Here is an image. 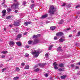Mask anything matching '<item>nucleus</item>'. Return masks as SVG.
<instances>
[{
  "instance_id": "1",
  "label": "nucleus",
  "mask_w": 80,
  "mask_h": 80,
  "mask_svg": "<svg viewBox=\"0 0 80 80\" xmlns=\"http://www.w3.org/2000/svg\"><path fill=\"white\" fill-rule=\"evenodd\" d=\"M56 11V9L55 8L54 6H52L50 7L49 9V12L50 13L51 15H53L55 13V12Z\"/></svg>"
},
{
  "instance_id": "2",
  "label": "nucleus",
  "mask_w": 80,
  "mask_h": 80,
  "mask_svg": "<svg viewBox=\"0 0 80 80\" xmlns=\"http://www.w3.org/2000/svg\"><path fill=\"white\" fill-rule=\"evenodd\" d=\"M20 5V3L17 2L16 3H13L12 5H11L12 8H13L14 10H15L16 8H18V6Z\"/></svg>"
},
{
  "instance_id": "3",
  "label": "nucleus",
  "mask_w": 80,
  "mask_h": 80,
  "mask_svg": "<svg viewBox=\"0 0 80 80\" xmlns=\"http://www.w3.org/2000/svg\"><path fill=\"white\" fill-rule=\"evenodd\" d=\"M39 51L40 50H39L38 51H36L35 50H34V52H32V55H35V57H36V58H37V57L39 55V54L40 53Z\"/></svg>"
},
{
  "instance_id": "4",
  "label": "nucleus",
  "mask_w": 80,
  "mask_h": 80,
  "mask_svg": "<svg viewBox=\"0 0 80 80\" xmlns=\"http://www.w3.org/2000/svg\"><path fill=\"white\" fill-rule=\"evenodd\" d=\"M56 35L57 37H61V36L63 35V33L62 32H59L57 33Z\"/></svg>"
},
{
  "instance_id": "5",
  "label": "nucleus",
  "mask_w": 80,
  "mask_h": 80,
  "mask_svg": "<svg viewBox=\"0 0 80 80\" xmlns=\"http://www.w3.org/2000/svg\"><path fill=\"white\" fill-rule=\"evenodd\" d=\"M13 25L16 27H18V26H20V23L17 22H14Z\"/></svg>"
},
{
  "instance_id": "6",
  "label": "nucleus",
  "mask_w": 80,
  "mask_h": 80,
  "mask_svg": "<svg viewBox=\"0 0 80 80\" xmlns=\"http://www.w3.org/2000/svg\"><path fill=\"white\" fill-rule=\"evenodd\" d=\"M9 45L10 47H13V46L15 45V42L13 41H10L9 42Z\"/></svg>"
},
{
  "instance_id": "7",
  "label": "nucleus",
  "mask_w": 80,
  "mask_h": 80,
  "mask_svg": "<svg viewBox=\"0 0 80 80\" xmlns=\"http://www.w3.org/2000/svg\"><path fill=\"white\" fill-rule=\"evenodd\" d=\"M53 65L54 66V68L55 69H58V67H57L58 64L57 63V62H55L54 63H53Z\"/></svg>"
},
{
  "instance_id": "8",
  "label": "nucleus",
  "mask_w": 80,
  "mask_h": 80,
  "mask_svg": "<svg viewBox=\"0 0 80 80\" xmlns=\"http://www.w3.org/2000/svg\"><path fill=\"white\" fill-rule=\"evenodd\" d=\"M22 37V35L21 34H18L17 37L16 38V40H18L19 39H20Z\"/></svg>"
},
{
  "instance_id": "9",
  "label": "nucleus",
  "mask_w": 80,
  "mask_h": 80,
  "mask_svg": "<svg viewBox=\"0 0 80 80\" xmlns=\"http://www.w3.org/2000/svg\"><path fill=\"white\" fill-rule=\"evenodd\" d=\"M40 34H38L37 35H34L33 36V38H38V37H39L40 36Z\"/></svg>"
},
{
  "instance_id": "10",
  "label": "nucleus",
  "mask_w": 80,
  "mask_h": 80,
  "mask_svg": "<svg viewBox=\"0 0 80 80\" xmlns=\"http://www.w3.org/2000/svg\"><path fill=\"white\" fill-rule=\"evenodd\" d=\"M2 16L3 17H5V15H6V10H4L2 11Z\"/></svg>"
},
{
  "instance_id": "11",
  "label": "nucleus",
  "mask_w": 80,
  "mask_h": 80,
  "mask_svg": "<svg viewBox=\"0 0 80 80\" xmlns=\"http://www.w3.org/2000/svg\"><path fill=\"white\" fill-rule=\"evenodd\" d=\"M16 44L17 46H19V47L22 46V43L20 42H17Z\"/></svg>"
},
{
  "instance_id": "12",
  "label": "nucleus",
  "mask_w": 80,
  "mask_h": 80,
  "mask_svg": "<svg viewBox=\"0 0 80 80\" xmlns=\"http://www.w3.org/2000/svg\"><path fill=\"white\" fill-rule=\"evenodd\" d=\"M47 17H48V16L47 15L45 14V15L42 16L41 18H42V19L43 18H47Z\"/></svg>"
},
{
  "instance_id": "13",
  "label": "nucleus",
  "mask_w": 80,
  "mask_h": 80,
  "mask_svg": "<svg viewBox=\"0 0 80 80\" xmlns=\"http://www.w3.org/2000/svg\"><path fill=\"white\" fill-rule=\"evenodd\" d=\"M50 28L51 30H54L56 28V27L55 26H52L50 27Z\"/></svg>"
},
{
  "instance_id": "14",
  "label": "nucleus",
  "mask_w": 80,
  "mask_h": 80,
  "mask_svg": "<svg viewBox=\"0 0 80 80\" xmlns=\"http://www.w3.org/2000/svg\"><path fill=\"white\" fill-rule=\"evenodd\" d=\"M63 23V20H61L60 21L58 22V24H62V23Z\"/></svg>"
},
{
  "instance_id": "15",
  "label": "nucleus",
  "mask_w": 80,
  "mask_h": 80,
  "mask_svg": "<svg viewBox=\"0 0 80 80\" xmlns=\"http://www.w3.org/2000/svg\"><path fill=\"white\" fill-rule=\"evenodd\" d=\"M67 76L66 75H63L61 77V78H62V79H65V78Z\"/></svg>"
},
{
  "instance_id": "16",
  "label": "nucleus",
  "mask_w": 80,
  "mask_h": 80,
  "mask_svg": "<svg viewBox=\"0 0 80 80\" xmlns=\"http://www.w3.org/2000/svg\"><path fill=\"white\" fill-rule=\"evenodd\" d=\"M29 67H30V66L29 65L26 66L24 67V69H28V68H29Z\"/></svg>"
},
{
  "instance_id": "17",
  "label": "nucleus",
  "mask_w": 80,
  "mask_h": 80,
  "mask_svg": "<svg viewBox=\"0 0 80 80\" xmlns=\"http://www.w3.org/2000/svg\"><path fill=\"white\" fill-rule=\"evenodd\" d=\"M79 36H80V31L78 32L77 35H76V37H79Z\"/></svg>"
},
{
  "instance_id": "18",
  "label": "nucleus",
  "mask_w": 80,
  "mask_h": 80,
  "mask_svg": "<svg viewBox=\"0 0 80 80\" xmlns=\"http://www.w3.org/2000/svg\"><path fill=\"white\" fill-rule=\"evenodd\" d=\"M1 53L3 54H6V53H8V52H7V51H2L1 52Z\"/></svg>"
},
{
  "instance_id": "19",
  "label": "nucleus",
  "mask_w": 80,
  "mask_h": 80,
  "mask_svg": "<svg viewBox=\"0 0 80 80\" xmlns=\"http://www.w3.org/2000/svg\"><path fill=\"white\" fill-rule=\"evenodd\" d=\"M38 40H35L33 42V44H36V43H38Z\"/></svg>"
},
{
  "instance_id": "20",
  "label": "nucleus",
  "mask_w": 80,
  "mask_h": 80,
  "mask_svg": "<svg viewBox=\"0 0 80 80\" xmlns=\"http://www.w3.org/2000/svg\"><path fill=\"white\" fill-rule=\"evenodd\" d=\"M64 65V64H63L62 63H61V64H59V66L60 67H63Z\"/></svg>"
},
{
  "instance_id": "21",
  "label": "nucleus",
  "mask_w": 80,
  "mask_h": 80,
  "mask_svg": "<svg viewBox=\"0 0 80 80\" xmlns=\"http://www.w3.org/2000/svg\"><path fill=\"white\" fill-rule=\"evenodd\" d=\"M7 10L8 12H10L12 10V9L10 8H8L7 9Z\"/></svg>"
},
{
  "instance_id": "22",
  "label": "nucleus",
  "mask_w": 80,
  "mask_h": 80,
  "mask_svg": "<svg viewBox=\"0 0 80 80\" xmlns=\"http://www.w3.org/2000/svg\"><path fill=\"white\" fill-rule=\"evenodd\" d=\"M34 7H35V4H32L31 5V8L32 9L33 8H34Z\"/></svg>"
},
{
  "instance_id": "23",
  "label": "nucleus",
  "mask_w": 80,
  "mask_h": 80,
  "mask_svg": "<svg viewBox=\"0 0 80 80\" xmlns=\"http://www.w3.org/2000/svg\"><path fill=\"white\" fill-rule=\"evenodd\" d=\"M52 47H53V45L50 46L48 49V50H51V48H52Z\"/></svg>"
},
{
  "instance_id": "24",
  "label": "nucleus",
  "mask_w": 80,
  "mask_h": 80,
  "mask_svg": "<svg viewBox=\"0 0 80 80\" xmlns=\"http://www.w3.org/2000/svg\"><path fill=\"white\" fill-rule=\"evenodd\" d=\"M19 78V77H15L13 78V80H18Z\"/></svg>"
},
{
  "instance_id": "25",
  "label": "nucleus",
  "mask_w": 80,
  "mask_h": 80,
  "mask_svg": "<svg viewBox=\"0 0 80 80\" xmlns=\"http://www.w3.org/2000/svg\"><path fill=\"white\" fill-rule=\"evenodd\" d=\"M62 48V47H59L57 49V51H60L61 50V49Z\"/></svg>"
},
{
  "instance_id": "26",
  "label": "nucleus",
  "mask_w": 80,
  "mask_h": 80,
  "mask_svg": "<svg viewBox=\"0 0 80 80\" xmlns=\"http://www.w3.org/2000/svg\"><path fill=\"white\" fill-rule=\"evenodd\" d=\"M16 70L17 72H19L20 71V68H16Z\"/></svg>"
},
{
  "instance_id": "27",
  "label": "nucleus",
  "mask_w": 80,
  "mask_h": 80,
  "mask_svg": "<svg viewBox=\"0 0 80 80\" xmlns=\"http://www.w3.org/2000/svg\"><path fill=\"white\" fill-rule=\"evenodd\" d=\"M12 17V16H9L6 17V18L8 19H10Z\"/></svg>"
},
{
  "instance_id": "28",
  "label": "nucleus",
  "mask_w": 80,
  "mask_h": 80,
  "mask_svg": "<svg viewBox=\"0 0 80 80\" xmlns=\"http://www.w3.org/2000/svg\"><path fill=\"white\" fill-rule=\"evenodd\" d=\"M32 41H28V44L29 45H30L31 44H32Z\"/></svg>"
},
{
  "instance_id": "29",
  "label": "nucleus",
  "mask_w": 80,
  "mask_h": 80,
  "mask_svg": "<svg viewBox=\"0 0 80 80\" xmlns=\"http://www.w3.org/2000/svg\"><path fill=\"white\" fill-rule=\"evenodd\" d=\"M59 71H64V69L62 68H60L59 69H58Z\"/></svg>"
},
{
  "instance_id": "30",
  "label": "nucleus",
  "mask_w": 80,
  "mask_h": 80,
  "mask_svg": "<svg viewBox=\"0 0 80 80\" xmlns=\"http://www.w3.org/2000/svg\"><path fill=\"white\" fill-rule=\"evenodd\" d=\"M25 48H30V46H28V45H26L25 46Z\"/></svg>"
},
{
  "instance_id": "31",
  "label": "nucleus",
  "mask_w": 80,
  "mask_h": 80,
  "mask_svg": "<svg viewBox=\"0 0 80 80\" xmlns=\"http://www.w3.org/2000/svg\"><path fill=\"white\" fill-rule=\"evenodd\" d=\"M67 7H68V8H70V7H71V5L70 4H68L67 6Z\"/></svg>"
},
{
  "instance_id": "32",
  "label": "nucleus",
  "mask_w": 80,
  "mask_h": 80,
  "mask_svg": "<svg viewBox=\"0 0 80 80\" xmlns=\"http://www.w3.org/2000/svg\"><path fill=\"white\" fill-rule=\"evenodd\" d=\"M54 40H57V37L55 36L54 38Z\"/></svg>"
},
{
  "instance_id": "33",
  "label": "nucleus",
  "mask_w": 80,
  "mask_h": 80,
  "mask_svg": "<svg viewBox=\"0 0 80 80\" xmlns=\"http://www.w3.org/2000/svg\"><path fill=\"white\" fill-rule=\"evenodd\" d=\"M39 65V66H40V67H43V65L41 64V63H39L38 64Z\"/></svg>"
},
{
  "instance_id": "34",
  "label": "nucleus",
  "mask_w": 80,
  "mask_h": 80,
  "mask_svg": "<svg viewBox=\"0 0 80 80\" xmlns=\"http://www.w3.org/2000/svg\"><path fill=\"white\" fill-rule=\"evenodd\" d=\"M79 7H80V5H77L76 7V8H79Z\"/></svg>"
},
{
  "instance_id": "35",
  "label": "nucleus",
  "mask_w": 80,
  "mask_h": 80,
  "mask_svg": "<svg viewBox=\"0 0 80 80\" xmlns=\"http://www.w3.org/2000/svg\"><path fill=\"white\" fill-rule=\"evenodd\" d=\"M39 70V69L38 68L35 69L34 70V71H35V72H38V71Z\"/></svg>"
},
{
  "instance_id": "36",
  "label": "nucleus",
  "mask_w": 80,
  "mask_h": 80,
  "mask_svg": "<svg viewBox=\"0 0 80 80\" xmlns=\"http://www.w3.org/2000/svg\"><path fill=\"white\" fill-rule=\"evenodd\" d=\"M44 75H45V77H48V73L45 74H44Z\"/></svg>"
},
{
  "instance_id": "37",
  "label": "nucleus",
  "mask_w": 80,
  "mask_h": 80,
  "mask_svg": "<svg viewBox=\"0 0 80 80\" xmlns=\"http://www.w3.org/2000/svg\"><path fill=\"white\" fill-rule=\"evenodd\" d=\"M59 40H65V39L64 38H60Z\"/></svg>"
},
{
  "instance_id": "38",
  "label": "nucleus",
  "mask_w": 80,
  "mask_h": 80,
  "mask_svg": "<svg viewBox=\"0 0 80 80\" xmlns=\"http://www.w3.org/2000/svg\"><path fill=\"white\" fill-rule=\"evenodd\" d=\"M46 57H48V53H46L45 54Z\"/></svg>"
},
{
  "instance_id": "39",
  "label": "nucleus",
  "mask_w": 80,
  "mask_h": 80,
  "mask_svg": "<svg viewBox=\"0 0 80 80\" xmlns=\"http://www.w3.org/2000/svg\"><path fill=\"white\" fill-rule=\"evenodd\" d=\"M27 3V2H22V5H26Z\"/></svg>"
},
{
  "instance_id": "40",
  "label": "nucleus",
  "mask_w": 80,
  "mask_h": 80,
  "mask_svg": "<svg viewBox=\"0 0 80 80\" xmlns=\"http://www.w3.org/2000/svg\"><path fill=\"white\" fill-rule=\"evenodd\" d=\"M24 24L25 25V26H27L28 25V24L27 22H24Z\"/></svg>"
},
{
  "instance_id": "41",
  "label": "nucleus",
  "mask_w": 80,
  "mask_h": 80,
  "mask_svg": "<svg viewBox=\"0 0 80 80\" xmlns=\"http://www.w3.org/2000/svg\"><path fill=\"white\" fill-rule=\"evenodd\" d=\"M25 65V63L23 62L21 64V65H22V66H24Z\"/></svg>"
},
{
  "instance_id": "42",
  "label": "nucleus",
  "mask_w": 80,
  "mask_h": 80,
  "mask_svg": "<svg viewBox=\"0 0 80 80\" xmlns=\"http://www.w3.org/2000/svg\"><path fill=\"white\" fill-rule=\"evenodd\" d=\"M29 56V54H25L26 57H28Z\"/></svg>"
},
{
  "instance_id": "43",
  "label": "nucleus",
  "mask_w": 80,
  "mask_h": 80,
  "mask_svg": "<svg viewBox=\"0 0 80 80\" xmlns=\"http://www.w3.org/2000/svg\"><path fill=\"white\" fill-rule=\"evenodd\" d=\"M5 70H6V69L5 68H4L3 69H2V72H5Z\"/></svg>"
},
{
  "instance_id": "44",
  "label": "nucleus",
  "mask_w": 80,
  "mask_h": 80,
  "mask_svg": "<svg viewBox=\"0 0 80 80\" xmlns=\"http://www.w3.org/2000/svg\"><path fill=\"white\" fill-rule=\"evenodd\" d=\"M5 55H2L1 56V58H5Z\"/></svg>"
},
{
  "instance_id": "45",
  "label": "nucleus",
  "mask_w": 80,
  "mask_h": 80,
  "mask_svg": "<svg viewBox=\"0 0 80 80\" xmlns=\"http://www.w3.org/2000/svg\"><path fill=\"white\" fill-rule=\"evenodd\" d=\"M78 68H79V67H78V66H76L75 68L76 70H77V69H78Z\"/></svg>"
},
{
  "instance_id": "46",
  "label": "nucleus",
  "mask_w": 80,
  "mask_h": 80,
  "mask_svg": "<svg viewBox=\"0 0 80 80\" xmlns=\"http://www.w3.org/2000/svg\"><path fill=\"white\" fill-rule=\"evenodd\" d=\"M15 13H18V10H15L14 11Z\"/></svg>"
},
{
  "instance_id": "47",
  "label": "nucleus",
  "mask_w": 80,
  "mask_h": 80,
  "mask_svg": "<svg viewBox=\"0 0 80 80\" xmlns=\"http://www.w3.org/2000/svg\"><path fill=\"white\" fill-rule=\"evenodd\" d=\"M66 5V3H63V4L62 5V7H64Z\"/></svg>"
},
{
  "instance_id": "48",
  "label": "nucleus",
  "mask_w": 80,
  "mask_h": 80,
  "mask_svg": "<svg viewBox=\"0 0 80 80\" xmlns=\"http://www.w3.org/2000/svg\"><path fill=\"white\" fill-rule=\"evenodd\" d=\"M50 21H46V23H50Z\"/></svg>"
},
{
  "instance_id": "49",
  "label": "nucleus",
  "mask_w": 80,
  "mask_h": 80,
  "mask_svg": "<svg viewBox=\"0 0 80 80\" xmlns=\"http://www.w3.org/2000/svg\"><path fill=\"white\" fill-rule=\"evenodd\" d=\"M27 32H24L23 33V35H27Z\"/></svg>"
},
{
  "instance_id": "50",
  "label": "nucleus",
  "mask_w": 80,
  "mask_h": 80,
  "mask_svg": "<svg viewBox=\"0 0 80 80\" xmlns=\"http://www.w3.org/2000/svg\"><path fill=\"white\" fill-rule=\"evenodd\" d=\"M5 1H4V2L2 3L1 4L2 5H3L4 4H5Z\"/></svg>"
},
{
  "instance_id": "51",
  "label": "nucleus",
  "mask_w": 80,
  "mask_h": 80,
  "mask_svg": "<svg viewBox=\"0 0 80 80\" xmlns=\"http://www.w3.org/2000/svg\"><path fill=\"white\" fill-rule=\"evenodd\" d=\"M28 24L29 25V24H30V23H32V22H27Z\"/></svg>"
},
{
  "instance_id": "52",
  "label": "nucleus",
  "mask_w": 80,
  "mask_h": 80,
  "mask_svg": "<svg viewBox=\"0 0 80 80\" xmlns=\"http://www.w3.org/2000/svg\"><path fill=\"white\" fill-rule=\"evenodd\" d=\"M3 7H5V8H6V7H7V5H5V4H4V5H3Z\"/></svg>"
},
{
  "instance_id": "53",
  "label": "nucleus",
  "mask_w": 80,
  "mask_h": 80,
  "mask_svg": "<svg viewBox=\"0 0 80 80\" xmlns=\"http://www.w3.org/2000/svg\"><path fill=\"white\" fill-rule=\"evenodd\" d=\"M71 67H74V64H72L71 65Z\"/></svg>"
},
{
  "instance_id": "54",
  "label": "nucleus",
  "mask_w": 80,
  "mask_h": 80,
  "mask_svg": "<svg viewBox=\"0 0 80 80\" xmlns=\"http://www.w3.org/2000/svg\"><path fill=\"white\" fill-rule=\"evenodd\" d=\"M31 2L32 3H34V1H33V0H32L31 1Z\"/></svg>"
},
{
  "instance_id": "55",
  "label": "nucleus",
  "mask_w": 80,
  "mask_h": 80,
  "mask_svg": "<svg viewBox=\"0 0 80 80\" xmlns=\"http://www.w3.org/2000/svg\"><path fill=\"white\" fill-rule=\"evenodd\" d=\"M70 30V28H67V30Z\"/></svg>"
},
{
  "instance_id": "56",
  "label": "nucleus",
  "mask_w": 80,
  "mask_h": 80,
  "mask_svg": "<svg viewBox=\"0 0 80 80\" xmlns=\"http://www.w3.org/2000/svg\"><path fill=\"white\" fill-rule=\"evenodd\" d=\"M63 40H60L59 41V42H63Z\"/></svg>"
},
{
  "instance_id": "57",
  "label": "nucleus",
  "mask_w": 80,
  "mask_h": 80,
  "mask_svg": "<svg viewBox=\"0 0 80 80\" xmlns=\"http://www.w3.org/2000/svg\"><path fill=\"white\" fill-rule=\"evenodd\" d=\"M72 35L71 34L69 35V37H72Z\"/></svg>"
},
{
  "instance_id": "58",
  "label": "nucleus",
  "mask_w": 80,
  "mask_h": 80,
  "mask_svg": "<svg viewBox=\"0 0 80 80\" xmlns=\"http://www.w3.org/2000/svg\"><path fill=\"white\" fill-rule=\"evenodd\" d=\"M77 65H80V62H78V63H77Z\"/></svg>"
},
{
  "instance_id": "59",
  "label": "nucleus",
  "mask_w": 80,
  "mask_h": 80,
  "mask_svg": "<svg viewBox=\"0 0 80 80\" xmlns=\"http://www.w3.org/2000/svg\"><path fill=\"white\" fill-rule=\"evenodd\" d=\"M6 30H7V28H4V31H6Z\"/></svg>"
},
{
  "instance_id": "60",
  "label": "nucleus",
  "mask_w": 80,
  "mask_h": 80,
  "mask_svg": "<svg viewBox=\"0 0 80 80\" xmlns=\"http://www.w3.org/2000/svg\"><path fill=\"white\" fill-rule=\"evenodd\" d=\"M9 26L10 27H12V24H10V25H9Z\"/></svg>"
},
{
  "instance_id": "61",
  "label": "nucleus",
  "mask_w": 80,
  "mask_h": 80,
  "mask_svg": "<svg viewBox=\"0 0 80 80\" xmlns=\"http://www.w3.org/2000/svg\"><path fill=\"white\" fill-rule=\"evenodd\" d=\"M76 32L77 31L75 30H74V31H73V33H76Z\"/></svg>"
},
{
  "instance_id": "62",
  "label": "nucleus",
  "mask_w": 80,
  "mask_h": 80,
  "mask_svg": "<svg viewBox=\"0 0 80 80\" xmlns=\"http://www.w3.org/2000/svg\"><path fill=\"white\" fill-rule=\"evenodd\" d=\"M17 1V0H14V2H16Z\"/></svg>"
},
{
  "instance_id": "63",
  "label": "nucleus",
  "mask_w": 80,
  "mask_h": 80,
  "mask_svg": "<svg viewBox=\"0 0 80 80\" xmlns=\"http://www.w3.org/2000/svg\"><path fill=\"white\" fill-rule=\"evenodd\" d=\"M32 80H37V79H32Z\"/></svg>"
},
{
  "instance_id": "64",
  "label": "nucleus",
  "mask_w": 80,
  "mask_h": 80,
  "mask_svg": "<svg viewBox=\"0 0 80 80\" xmlns=\"http://www.w3.org/2000/svg\"><path fill=\"white\" fill-rule=\"evenodd\" d=\"M27 30L28 31V30H29V28H27Z\"/></svg>"
}]
</instances>
